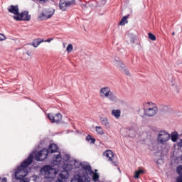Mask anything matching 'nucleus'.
<instances>
[{"label": "nucleus", "mask_w": 182, "mask_h": 182, "mask_svg": "<svg viewBox=\"0 0 182 182\" xmlns=\"http://www.w3.org/2000/svg\"><path fill=\"white\" fill-rule=\"evenodd\" d=\"M172 35H176V33H175V32H173V33H172Z\"/></svg>", "instance_id": "obj_39"}, {"label": "nucleus", "mask_w": 182, "mask_h": 182, "mask_svg": "<svg viewBox=\"0 0 182 182\" xmlns=\"http://www.w3.org/2000/svg\"><path fill=\"white\" fill-rule=\"evenodd\" d=\"M170 141V133L166 130L159 131L157 135V142L159 144H166Z\"/></svg>", "instance_id": "obj_6"}, {"label": "nucleus", "mask_w": 182, "mask_h": 182, "mask_svg": "<svg viewBox=\"0 0 182 182\" xmlns=\"http://www.w3.org/2000/svg\"><path fill=\"white\" fill-rule=\"evenodd\" d=\"M111 114L115 117V119H120L122 111H120V109H112L111 111Z\"/></svg>", "instance_id": "obj_19"}, {"label": "nucleus", "mask_w": 182, "mask_h": 182, "mask_svg": "<svg viewBox=\"0 0 182 182\" xmlns=\"http://www.w3.org/2000/svg\"><path fill=\"white\" fill-rule=\"evenodd\" d=\"M0 180H1V178H0Z\"/></svg>", "instance_id": "obj_41"}, {"label": "nucleus", "mask_w": 182, "mask_h": 182, "mask_svg": "<svg viewBox=\"0 0 182 182\" xmlns=\"http://www.w3.org/2000/svg\"><path fill=\"white\" fill-rule=\"evenodd\" d=\"M58 151V145L52 144L50 145L48 149H44L39 152H33V156H35V160L36 161H43L48 157L49 153H56Z\"/></svg>", "instance_id": "obj_4"}, {"label": "nucleus", "mask_w": 182, "mask_h": 182, "mask_svg": "<svg viewBox=\"0 0 182 182\" xmlns=\"http://www.w3.org/2000/svg\"><path fill=\"white\" fill-rule=\"evenodd\" d=\"M158 111L159 109L157 108L156 104L153 102H148L147 108L144 109V113L145 114H146V116H149V117H151L152 116L156 114Z\"/></svg>", "instance_id": "obj_7"}, {"label": "nucleus", "mask_w": 182, "mask_h": 182, "mask_svg": "<svg viewBox=\"0 0 182 182\" xmlns=\"http://www.w3.org/2000/svg\"><path fill=\"white\" fill-rule=\"evenodd\" d=\"M103 156H105V157H107L109 159V161L112 162V164L114 166H118L119 164H117V161H113V159L114 158V154H113V151L112 150H107L104 152Z\"/></svg>", "instance_id": "obj_12"}, {"label": "nucleus", "mask_w": 182, "mask_h": 182, "mask_svg": "<svg viewBox=\"0 0 182 182\" xmlns=\"http://www.w3.org/2000/svg\"><path fill=\"white\" fill-rule=\"evenodd\" d=\"M55 14V9H46L43 13L39 14L38 17V21H44V19H49L52 18V16Z\"/></svg>", "instance_id": "obj_8"}, {"label": "nucleus", "mask_w": 182, "mask_h": 182, "mask_svg": "<svg viewBox=\"0 0 182 182\" xmlns=\"http://www.w3.org/2000/svg\"><path fill=\"white\" fill-rule=\"evenodd\" d=\"M6 181H7L6 178H3L1 180V182H6Z\"/></svg>", "instance_id": "obj_38"}, {"label": "nucleus", "mask_w": 182, "mask_h": 182, "mask_svg": "<svg viewBox=\"0 0 182 182\" xmlns=\"http://www.w3.org/2000/svg\"><path fill=\"white\" fill-rule=\"evenodd\" d=\"M178 147H182V139H180L179 142L178 143Z\"/></svg>", "instance_id": "obj_35"}, {"label": "nucleus", "mask_w": 182, "mask_h": 182, "mask_svg": "<svg viewBox=\"0 0 182 182\" xmlns=\"http://www.w3.org/2000/svg\"><path fill=\"white\" fill-rule=\"evenodd\" d=\"M70 182H90V178L87 175H75Z\"/></svg>", "instance_id": "obj_10"}, {"label": "nucleus", "mask_w": 182, "mask_h": 182, "mask_svg": "<svg viewBox=\"0 0 182 182\" xmlns=\"http://www.w3.org/2000/svg\"><path fill=\"white\" fill-rule=\"evenodd\" d=\"M113 65H115L116 68H117V69H119L121 72L124 70V68H126V65L119 58L114 59Z\"/></svg>", "instance_id": "obj_14"}, {"label": "nucleus", "mask_w": 182, "mask_h": 182, "mask_svg": "<svg viewBox=\"0 0 182 182\" xmlns=\"http://www.w3.org/2000/svg\"><path fill=\"white\" fill-rule=\"evenodd\" d=\"M95 130L98 134H100V136L105 134V131L103 130V128H102V127H96Z\"/></svg>", "instance_id": "obj_24"}, {"label": "nucleus", "mask_w": 182, "mask_h": 182, "mask_svg": "<svg viewBox=\"0 0 182 182\" xmlns=\"http://www.w3.org/2000/svg\"><path fill=\"white\" fill-rule=\"evenodd\" d=\"M5 39H6V36L2 33H0V41H5Z\"/></svg>", "instance_id": "obj_31"}, {"label": "nucleus", "mask_w": 182, "mask_h": 182, "mask_svg": "<svg viewBox=\"0 0 182 182\" xmlns=\"http://www.w3.org/2000/svg\"><path fill=\"white\" fill-rule=\"evenodd\" d=\"M179 137H180V135L178 134V132H177V131H174L171 132L170 134V139L171 141H173V143H176Z\"/></svg>", "instance_id": "obj_17"}, {"label": "nucleus", "mask_w": 182, "mask_h": 182, "mask_svg": "<svg viewBox=\"0 0 182 182\" xmlns=\"http://www.w3.org/2000/svg\"><path fill=\"white\" fill-rule=\"evenodd\" d=\"M8 11L9 12H10V14L16 15V16H18V15H19V8L18 7V6H9L8 7Z\"/></svg>", "instance_id": "obj_16"}, {"label": "nucleus", "mask_w": 182, "mask_h": 182, "mask_svg": "<svg viewBox=\"0 0 182 182\" xmlns=\"http://www.w3.org/2000/svg\"><path fill=\"white\" fill-rule=\"evenodd\" d=\"M66 50H67L68 53H70V52H72V50H73V45L68 44L67 46Z\"/></svg>", "instance_id": "obj_26"}, {"label": "nucleus", "mask_w": 182, "mask_h": 182, "mask_svg": "<svg viewBox=\"0 0 182 182\" xmlns=\"http://www.w3.org/2000/svg\"><path fill=\"white\" fill-rule=\"evenodd\" d=\"M43 42H44L43 39L37 38L33 41L32 45L34 48H38V46H39L41 43H43Z\"/></svg>", "instance_id": "obj_21"}, {"label": "nucleus", "mask_w": 182, "mask_h": 182, "mask_svg": "<svg viewBox=\"0 0 182 182\" xmlns=\"http://www.w3.org/2000/svg\"><path fill=\"white\" fill-rule=\"evenodd\" d=\"M16 21H31V14L28 11H23L18 16H13Z\"/></svg>", "instance_id": "obj_9"}, {"label": "nucleus", "mask_w": 182, "mask_h": 182, "mask_svg": "<svg viewBox=\"0 0 182 182\" xmlns=\"http://www.w3.org/2000/svg\"><path fill=\"white\" fill-rule=\"evenodd\" d=\"M40 4H45V2H48V0H37Z\"/></svg>", "instance_id": "obj_33"}, {"label": "nucleus", "mask_w": 182, "mask_h": 182, "mask_svg": "<svg viewBox=\"0 0 182 182\" xmlns=\"http://www.w3.org/2000/svg\"><path fill=\"white\" fill-rule=\"evenodd\" d=\"M48 116L52 123H59L62 120V114L60 113H58L55 116L52 114H48Z\"/></svg>", "instance_id": "obj_13"}, {"label": "nucleus", "mask_w": 182, "mask_h": 182, "mask_svg": "<svg viewBox=\"0 0 182 182\" xmlns=\"http://www.w3.org/2000/svg\"><path fill=\"white\" fill-rule=\"evenodd\" d=\"M176 171L179 174V176H182V165L178 166Z\"/></svg>", "instance_id": "obj_28"}, {"label": "nucleus", "mask_w": 182, "mask_h": 182, "mask_svg": "<svg viewBox=\"0 0 182 182\" xmlns=\"http://www.w3.org/2000/svg\"><path fill=\"white\" fill-rule=\"evenodd\" d=\"M100 97L101 99H108L112 103H119L120 100L116 93L112 91V89L109 87H103L100 90Z\"/></svg>", "instance_id": "obj_3"}, {"label": "nucleus", "mask_w": 182, "mask_h": 182, "mask_svg": "<svg viewBox=\"0 0 182 182\" xmlns=\"http://www.w3.org/2000/svg\"><path fill=\"white\" fill-rule=\"evenodd\" d=\"M41 173L44 176L45 178H55L58 174V171H56V168L46 166L41 168Z\"/></svg>", "instance_id": "obj_5"}, {"label": "nucleus", "mask_w": 182, "mask_h": 182, "mask_svg": "<svg viewBox=\"0 0 182 182\" xmlns=\"http://www.w3.org/2000/svg\"><path fill=\"white\" fill-rule=\"evenodd\" d=\"M176 182H182V176H179L176 178Z\"/></svg>", "instance_id": "obj_34"}, {"label": "nucleus", "mask_w": 182, "mask_h": 182, "mask_svg": "<svg viewBox=\"0 0 182 182\" xmlns=\"http://www.w3.org/2000/svg\"><path fill=\"white\" fill-rule=\"evenodd\" d=\"M101 124L102 126H105V129H110V122H109V119L107 118H102L101 119Z\"/></svg>", "instance_id": "obj_20"}, {"label": "nucleus", "mask_w": 182, "mask_h": 182, "mask_svg": "<svg viewBox=\"0 0 182 182\" xmlns=\"http://www.w3.org/2000/svg\"><path fill=\"white\" fill-rule=\"evenodd\" d=\"M172 86H174V84H172Z\"/></svg>", "instance_id": "obj_40"}, {"label": "nucleus", "mask_w": 182, "mask_h": 182, "mask_svg": "<svg viewBox=\"0 0 182 182\" xmlns=\"http://www.w3.org/2000/svg\"><path fill=\"white\" fill-rule=\"evenodd\" d=\"M53 39H54L53 38H48L47 40H44L43 42L50 43V42H52V41H53Z\"/></svg>", "instance_id": "obj_32"}, {"label": "nucleus", "mask_w": 182, "mask_h": 182, "mask_svg": "<svg viewBox=\"0 0 182 182\" xmlns=\"http://www.w3.org/2000/svg\"><path fill=\"white\" fill-rule=\"evenodd\" d=\"M122 72H124V73H125V75H127V76H130V71H129V70L127 69L126 68H124Z\"/></svg>", "instance_id": "obj_30"}, {"label": "nucleus", "mask_w": 182, "mask_h": 182, "mask_svg": "<svg viewBox=\"0 0 182 182\" xmlns=\"http://www.w3.org/2000/svg\"><path fill=\"white\" fill-rule=\"evenodd\" d=\"M19 182H29V179L28 178L22 179Z\"/></svg>", "instance_id": "obj_36"}, {"label": "nucleus", "mask_w": 182, "mask_h": 182, "mask_svg": "<svg viewBox=\"0 0 182 182\" xmlns=\"http://www.w3.org/2000/svg\"><path fill=\"white\" fill-rule=\"evenodd\" d=\"M144 173V171L139 169V171H136L134 173V178H139L140 174H143Z\"/></svg>", "instance_id": "obj_25"}, {"label": "nucleus", "mask_w": 182, "mask_h": 182, "mask_svg": "<svg viewBox=\"0 0 182 182\" xmlns=\"http://www.w3.org/2000/svg\"><path fill=\"white\" fill-rule=\"evenodd\" d=\"M82 170H84L86 173V174H92V180L94 181H97V180H99V173H93V171H92V167H90V171H86V169L82 168Z\"/></svg>", "instance_id": "obj_18"}, {"label": "nucleus", "mask_w": 182, "mask_h": 182, "mask_svg": "<svg viewBox=\"0 0 182 182\" xmlns=\"http://www.w3.org/2000/svg\"><path fill=\"white\" fill-rule=\"evenodd\" d=\"M148 36L151 41H156V36L151 33H149Z\"/></svg>", "instance_id": "obj_27"}, {"label": "nucleus", "mask_w": 182, "mask_h": 182, "mask_svg": "<svg viewBox=\"0 0 182 182\" xmlns=\"http://www.w3.org/2000/svg\"><path fill=\"white\" fill-rule=\"evenodd\" d=\"M65 157L68 159L65 161L63 166V171L59 174V178H61V180L65 181V180L69 178V172L68 171L73 170V168H84L86 171L90 173V165L87 163H80L76 161V159L70 158V155H66Z\"/></svg>", "instance_id": "obj_1"}, {"label": "nucleus", "mask_w": 182, "mask_h": 182, "mask_svg": "<svg viewBox=\"0 0 182 182\" xmlns=\"http://www.w3.org/2000/svg\"><path fill=\"white\" fill-rule=\"evenodd\" d=\"M24 56H31V53H24Z\"/></svg>", "instance_id": "obj_37"}, {"label": "nucleus", "mask_w": 182, "mask_h": 182, "mask_svg": "<svg viewBox=\"0 0 182 182\" xmlns=\"http://www.w3.org/2000/svg\"><path fill=\"white\" fill-rule=\"evenodd\" d=\"M127 39H128V42H129L131 45H134V42L136 41V36L133 34H129Z\"/></svg>", "instance_id": "obj_22"}, {"label": "nucleus", "mask_w": 182, "mask_h": 182, "mask_svg": "<svg viewBox=\"0 0 182 182\" xmlns=\"http://www.w3.org/2000/svg\"><path fill=\"white\" fill-rule=\"evenodd\" d=\"M86 140L87 141H90L91 140V143H95V140L92 139V136L90 135H87L86 137Z\"/></svg>", "instance_id": "obj_29"}, {"label": "nucleus", "mask_w": 182, "mask_h": 182, "mask_svg": "<svg viewBox=\"0 0 182 182\" xmlns=\"http://www.w3.org/2000/svg\"><path fill=\"white\" fill-rule=\"evenodd\" d=\"M33 160V153L28 156V158L21 163L20 166H18L14 171V174L16 180H22L23 177H26L28 174V166L32 164Z\"/></svg>", "instance_id": "obj_2"}, {"label": "nucleus", "mask_w": 182, "mask_h": 182, "mask_svg": "<svg viewBox=\"0 0 182 182\" xmlns=\"http://www.w3.org/2000/svg\"><path fill=\"white\" fill-rule=\"evenodd\" d=\"M75 4V0H71V1H65V0H61L60 1V9L61 11H66L69 6L71 5H73Z\"/></svg>", "instance_id": "obj_11"}, {"label": "nucleus", "mask_w": 182, "mask_h": 182, "mask_svg": "<svg viewBox=\"0 0 182 182\" xmlns=\"http://www.w3.org/2000/svg\"><path fill=\"white\" fill-rule=\"evenodd\" d=\"M129 19V16H125L122 18L121 21L119 22V25L124 26L126 23H127L129 21H127Z\"/></svg>", "instance_id": "obj_23"}, {"label": "nucleus", "mask_w": 182, "mask_h": 182, "mask_svg": "<svg viewBox=\"0 0 182 182\" xmlns=\"http://www.w3.org/2000/svg\"><path fill=\"white\" fill-rule=\"evenodd\" d=\"M60 163H62V157L60 156V154H58L57 155H55L53 158V165L58 166V167H60Z\"/></svg>", "instance_id": "obj_15"}]
</instances>
